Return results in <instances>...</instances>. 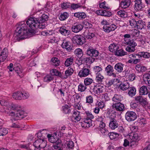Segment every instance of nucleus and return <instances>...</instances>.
I'll list each match as a JSON object with an SVG mask.
<instances>
[{
	"instance_id": "412c9836",
	"label": "nucleus",
	"mask_w": 150,
	"mask_h": 150,
	"mask_svg": "<svg viewBox=\"0 0 150 150\" xmlns=\"http://www.w3.org/2000/svg\"><path fill=\"white\" fill-rule=\"evenodd\" d=\"M116 28V25L114 24L104 26L103 28L104 31L107 33H109L111 31H114Z\"/></svg>"
},
{
	"instance_id": "5fc2aeb1",
	"label": "nucleus",
	"mask_w": 150,
	"mask_h": 150,
	"mask_svg": "<svg viewBox=\"0 0 150 150\" xmlns=\"http://www.w3.org/2000/svg\"><path fill=\"white\" fill-rule=\"evenodd\" d=\"M8 133V131L4 127L0 128V136H3Z\"/></svg>"
},
{
	"instance_id": "b1692460",
	"label": "nucleus",
	"mask_w": 150,
	"mask_h": 150,
	"mask_svg": "<svg viewBox=\"0 0 150 150\" xmlns=\"http://www.w3.org/2000/svg\"><path fill=\"white\" fill-rule=\"evenodd\" d=\"M149 93V91L146 86L144 85L140 88L139 90L140 95L142 96L147 95Z\"/></svg>"
},
{
	"instance_id": "bf43d9fd",
	"label": "nucleus",
	"mask_w": 150,
	"mask_h": 150,
	"mask_svg": "<svg viewBox=\"0 0 150 150\" xmlns=\"http://www.w3.org/2000/svg\"><path fill=\"white\" fill-rule=\"evenodd\" d=\"M108 135L110 139L112 140L115 139L119 136L117 133L113 132L109 133Z\"/></svg>"
},
{
	"instance_id": "2f4dec72",
	"label": "nucleus",
	"mask_w": 150,
	"mask_h": 150,
	"mask_svg": "<svg viewBox=\"0 0 150 150\" xmlns=\"http://www.w3.org/2000/svg\"><path fill=\"white\" fill-rule=\"evenodd\" d=\"M119 46L118 45L115 43L110 44L109 47L110 51L112 52H114V53L115 51H117V50L119 49Z\"/></svg>"
},
{
	"instance_id": "473e14b6",
	"label": "nucleus",
	"mask_w": 150,
	"mask_h": 150,
	"mask_svg": "<svg viewBox=\"0 0 150 150\" xmlns=\"http://www.w3.org/2000/svg\"><path fill=\"white\" fill-rule=\"evenodd\" d=\"M74 70L71 67H69L65 72V75L64 76V78L67 79L69 76H71L74 72Z\"/></svg>"
},
{
	"instance_id": "6e6d98bb",
	"label": "nucleus",
	"mask_w": 150,
	"mask_h": 150,
	"mask_svg": "<svg viewBox=\"0 0 150 150\" xmlns=\"http://www.w3.org/2000/svg\"><path fill=\"white\" fill-rule=\"evenodd\" d=\"M70 3L68 2H64L61 4L62 9H66L70 7Z\"/></svg>"
},
{
	"instance_id": "c03bdc74",
	"label": "nucleus",
	"mask_w": 150,
	"mask_h": 150,
	"mask_svg": "<svg viewBox=\"0 0 150 150\" xmlns=\"http://www.w3.org/2000/svg\"><path fill=\"white\" fill-rule=\"evenodd\" d=\"M86 103L89 104H91L93 103L94 99L93 96L89 95L86 96Z\"/></svg>"
},
{
	"instance_id": "8fccbe9b",
	"label": "nucleus",
	"mask_w": 150,
	"mask_h": 150,
	"mask_svg": "<svg viewBox=\"0 0 150 150\" xmlns=\"http://www.w3.org/2000/svg\"><path fill=\"white\" fill-rule=\"evenodd\" d=\"M13 97L14 99L21 100V92L18 91L14 93L12 96Z\"/></svg>"
},
{
	"instance_id": "39448f33",
	"label": "nucleus",
	"mask_w": 150,
	"mask_h": 150,
	"mask_svg": "<svg viewBox=\"0 0 150 150\" xmlns=\"http://www.w3.org/2000/svg\"><path fill=\"white\" fill-rule=\"evenodd\" d=\"M61 46L68 52H70L73 50V46L71 43L66 40H63Z\"/></svg>"
},
{
	"instance_id": "4468645a",
	"label": "nucleus",
	"mask_w": 150,
	"mask_h": 150,
	"mask_svg": "<svg viewBox=\"0 0 150 150\" xmlns=\"http://www.w3.org/2000/svg\"><path fill=\"white\" fill-rule=\"evenodd\" d=\"M86 54L91 57H96L98 56L99 54L98 51L94 49L93 47H89L86 51Z\"/></svg>"
},
{
	"instance_id": "052dcab7",
	"label": "nucleus",
	"mask_w": 150,
	"mask_h": 150,
	"mask_svg": "<svg viewBox=\"0 0 150 150\" xmlns=\"http://www.w3.org/2000/svg\"><path fill=\"white\" fill-rule=\"evenodd\" d=\"M140 57H138L133 60H129L127 62L129 63L136 64L140 62Z\"/></svg>"
},
{
	"instance_id": "6e6552de",
	"label": "nucleus",
	"mask_w": 150,
	"mask_h": 150,
	"mask_svg": "<svg viewBox=\"0 0 150 150\" xmlns=\"http://www.w3.org/2000/svg\"><path fill=\"white\" fill-rule=\"evenodd\" d=\"M24 112L22 111L19 110L17 111H15V112H11L9 114L11 116H13L14 117H13L12 119H11V120H16L15 119V117H18V119H22L24 117Z\"/></svg>"
},
{
	"instance_id": "a19ab883",
	"label": "nucleus",
	"mask_w": 150,
	"mask_h": 150,
	"mask_svg": "<svg viewBox=\"0 0 150 150\" xmlns=\"http://www.w3.org/2000/svg\"><path fill=\"white\" fill-rule=\"evenodd\" d=\"M98 121V123L99 124V127L98 128V129L102 128H103L104 127H105V124L104 121V119L103 118L101 117L99 119V120Z\"/></svg>"
},
{
	"instance_id": "a211bd4d",
	"label": "nucleus",
	"mask_w": 150,
	"mask_h": 150,
	"mask_svg": "<svg viewBox=\"0 0 150 150\" xmlns=\"http://www.w3.org/2000/svg\"><path fill=\"white\" fill-rule=\"evenodd\" d=\"M124 64L121 62L116 64L114 67V69L118 73H121L123 72Z\"/></svg>"
},
{
	"instance_id": "f03ea898",
	"label": "nucleus",
	"mask_w": 150,
	"mask_h": 150,
	"mask_svg": "<svg viewBox=\"0 0 150 150\" xmlns=\"http://www.w3.org/2000/svg\"><path fill=\"white\" fill-rule=\"evenodd\" d=\"M48 16L45 14H43L41 17L39 18L30 17L26 21L27 25L32 28H36V25L38 23H44L47 20Z\"/></svg>"
},
{
	"instance_id": "9b49d317",
	"label": "nucleus",
	"mask_w": 150,
	"mask_h": 150,
	"mask_svg": "<svg viewBox=\"0 0 150 150\" xmlns=\"http://www.w3.org/2000/svg\"><path fill=\"white\" fill-rule=\"evenodd\" d=\"M112 106L113 109L120 112L123 111L125 108L124 104L120 102L113 103Z\"/></svg>"
},
{
	"instance_id": "c85d7f7f",
	"label": "nucleus",
	"mask_w": 150,
	"mask_h": 150,
	"mask_svg": "<svg viewBox=\"0 0 150 150\" xmlns=\"http://www.w3.org/2000/svg\"><path fill=\"white\" fill-rule=\"evenodd\" d=\"M131 3L130 0H123L121 2L120 5L122 8H125L130 6Z\"/></svg>"
},
{
	"instance_id": "aec40b11",
	"label": "nucleus",
	"mask_w": 150,
	"mask_h": 150,
	"mask_svg": "<svg viewBox=\"0 0 150 150\" xmlns=\"http://www.w3.org/2000/svg\"><path fill=\"white\" fill-rule=\"evenodd\" d=\"M82 127H89L92 125V120L90 119L84 118L82 122H81Z\"/></svg>"
},
{
	"instance_id": "423d86ee",
	"label": "nucleus",
	"mask_w": 150,
	"mask_h": 150,
	"mask_svg": "<svg viewBox=\"0 0 150 150\" xmlns=\"http://www.w3.org/2000/svg\"><path fill=\"white\" fill-rule=\"evenodd\" d=\"M137 117L136 114L133 111H128L125 114L126 120L129 122L133 121L135 120Z\"/></svg>"
},
{
	"instance_id": "6ab92c4d",
	"label": "nucleus",
	"mask_w": 150,
	"mask_h": 150,
	"mask_svg": "<svg viewBox=\"0 0 150 150\" xmlns=\"http://www.w3.org/2000/svg\"><path fill=\"white\" fill-rule=\"evenodd\" d=\"M119 126L117 120L114 118L110 119L109 123V127L112 129H115Z\"/></svg>"
},
{
	"instance_id": "f704fd0d",
	"label": "nucleus",
	"mask_w": 150,
	"mask_h": 150,
	"mask_svg": "<svg viewBox=\"0 0 150 150\" xmlns=\"http://www.w3.org/2000/svg\"><path fill=\"white\" fill-rule=\"evenodd\" d=\"M127 53L125 51L122 49L117 50L115 51V54L118 56H121L127 54Z\"/></svg>"
},
{
	"instance_id": "7c9ffc66",
	"label": "nucleus",
	"mask_w": 150,
	"mask_h": 150,
	"mask_svg": "<svg viewBox=\"0 0 150 150\" xmlns=\"http://www.w3.org/2000/svg\"><path fill=\"white\" fill-rule=\"evenodd\" d=\"M145 26V23L142 20H139L137 21L136 28L141 30L144 28Z\"/></svg>"
},
{
	"instance_id": "4be33fe9",
	"label": "nucleus",
	"mask_w": 150,
	"mask_h": 150,
	"mask_svg": "<svg viewBox=\"0 0 150 150\" xmlns=\"http://www.w3.org/2000/svg\"><path fill=\"white\" fill-rule=\"evenodd\" d=\"M83 25L80 24H76L73 25L71 28L72 31L75 33H77L81 31L83 28Z\"/></svg>"
},
{
	"instance_id": "864d4df0",
	"label": "nucleus",
	"mask_w": 150,
	"mask_h": 150,
	"mask_svg": "<svg viewBox=\"0 0 150 150\" xmlns=\"http://www.w3.org/2000/svg\"><path fill=\"white\" fill-rule=\"evenodd\" d=\"M139 54L140 55V58L142 57L145 58H149L150 57V53L147 52H139Z\"/></svg>"
},
{
	"instance_id": "ddd939ff",
	"label": "nucleus",
	"mask_w": 150,
	"mask_h": 150,
	"mask_svg": "<svg viewBox=\"0 0 150 150\" xmlns=\"http://www.w3.org/2000/svg\"><path fill=\"white\" fill-rule=\"evenodd\" d=\"M90 70L88 68L84 67L79 71L78 75L80 77H85L88 76L90 73Z\"/></svg>"
},
{
	"instance_id": "774afa93",
	"label": "nucleus",
	"mask_w": 150,
	"mask_h": 150,
	"mask_svg": "<svg viewBox=\"0 0 150 150\" xmlns=\"http://www.w3.org/2000/svg\"><path fill=\"white\" fill-rule=\"evenodd\" d=\"M16 107L14 104L12 103H9L7 108L8 110H16Z\"/></svg>"
},
{
	"instance_id": "69168bd1",
	"label": "nucleus",
	"mask_w": 150,
	"mask_h": 150,
	"mask_svg": "<svg viewBox=\"0 0 150 150\" xmlns=\"http://www.w3.org/2000/svg\"><path fill=\"white\" fill-rule=\"evenodd\" d=\"M66 144L69 149H71L74 146V142L72 141L69 140L67 141Z\"/></svg>"
},
{
	"instance_id": "ea45409f",
	"label": "nucleus",
	"mask_w": 150,
	"mask_h": 150,
	"mask_svg": "<svg viewBox=\"0 0 150 150\" xmlns=\"http://www.w3.org/2000/svg\"><path fill=\"white\" fill-rule=\"evenodd\" d=\"M69 16V14L67 12H65L60 15L59 18L61 21H64L67 19Z\"/></svg>"
},
{
	"instance_id": "bb28decb",
	"label": "nucleus",
	"mask_w": 150,
	"mask_h": 150,
	"mask_svg": "<svg viewBox=\"0 0 150 150\" xmlns=\"http://www.w3.org/2000/svg\"><path fill=\"white\" fill-rule=\"evenodd\" d=\"M144 81L148 86H150V74H145L143 76Z\"/></svg>"
},
{
	"instance_id": "0e129e2a",
	"label": "nucleus",
	"mask_w": 150,
	"mask_h": 150,
	"mask_svg": "<svg viewBox=\"0 0 150 150\" xmlns=\"http://www.w3.org/2000/svg\"><path fill=\"white\" fill-rule=\"evenodd\" d=\"M102 69L99 66H95L93 68V71L96 74H97L99 72L102 71Z\"/></svg>"
},
{
	"instance_id": "2eb2a0df",
	"label": "nucleus",
	"mask_w": 150,
	"mask_h": 150,
	"mask_svg": "<svg viewBox=\"0 0 150 150\" xmlns=\"http://www.w3.org/2000/svg\"><path fill=\"white\" fill-rule=\"evenodd\" d=\"M134 9L137 11L142 10L144 7V6L142 2V0H135L134 1Z\"/></svg>"
},
{
	"instance_id": "680f3d73",
	"label": "nucleus",
	"mask_w": 150,
	"mask_h": 150,
	"mask_svg": "<svg viewBox=\"0 0 150 150\" xmlns=\"http://www.w3.org/2000/svg\"><path fill=\"white\" fill-rule=\"evenodd\" d=\"M99 6L100 8H103L105 9H108L109 8L107 5L106 4V2L105 1L100 3L99 4Z\"/></svg>"
},
{
	"instance_id": "4c0bfd02",
	"label": "nucleus",
	"mask_w": 150,
	"mask_h": 150,
	"mask_svg": "<svg viewBox=\"0 0 150 150\" xmlns=\"http://www.w3.org/2000/svg\"><path fill=\"white\" fill-rule=\"evenodd\" d=\"M74 54L79 59L83 55V52L82 50L80 48L76 49L74 51Z\"/></svg>"
},
{
	"instance_id": "3c124183",
	"label": "nucleus",
	"mask_w": 150,
	"mask_h": 150,
	"mask_svg": "<svg viewBox=\"0 0 150 150\" xmlns=\"http://www.w3.org/2000/svg\"><path fill=\"white\" fill-rule=\"evenodd\" d=\"M104 79V76L100 73L98 74L96 77V80L97 82L99 83L102 82Z\"/></svg>"
},
{
	"instance_id": "c9c22d12",
	"label": "nucleus",
	"mask_w": 150,
	"mask_h": 150,
	"mask_svg": "<svg viewBox=\"0 0 150 150\" xmlns=\"http://www.w3.org/2000/svg\"><path fill=\"white\" fill-rule=\"evenodd\" d=\"M74 60V58L72 57L67 58L65 61L64 65L66 67H69L72 64Z\"/></svg>"
},
{
	"instance_id": "37998d69",
	"label": "nucleus",
	"mask_w": 150,
	"mask_h": 150,
	"mask_svg": "<svg viewBox=\"0 0 150 150\" xmlns=\"http://www.w3.org/2000/svg\"><path fill=\"white\" fill-rule=\"evenodd\" d=\"M117 14L118 16L122 18H125L127 17V13L123 10L119 11L117 12Z\"/></svg>"
},
{
	"instance_id": "09e8293b",
	"label": "nucleus",
	"mask_w": 150,
	"mask_h": 150,
	"mask_svg": "<svg viewBox=\"0 0 150 150\" xmlns=\"http://www.w3.org/2000/svg\"><path fill=\"white\" fill-rule=\"evenodd\" d=\"M136 88L134 87H131L129 90L128 94L131 97L134 96L136 94Z\"/></svg>"
},
{
	"instance_id": "e433bc0d",
	"label": "nucleus",
	"mask_w": 150,
	"mask_h": 150,
	"mask_svg": "<svg viewBox=\"0 0 150 150\" xmlns=\"http://www.w3.org/2000/svg\"><path fill=\"white\" fill-rule=\"evenodd\" d=\"M74 16L79 19H82L85 18L86 15L84 12H77L74 13Z\"/></svg>"
},
{
	"instance_id": "dca6fc26",
	"label": "nucleus",
	"mask_w": 150,
	"mask_h": 150,
	"mask_svg": "<svg viewBox=\"0 0 150 150\" xmlns=\"http://www.w3.org/2000/svg\"><path fill=\"white\" fill-rule=\"evenodd\" d=\"M105 71L107 75L109 76H112L113 77H116V74L113 72V67L110 65H108L105 68Z\"/></svg>"
},
{
	"instance_id": "e2e57ef3",
	"label": "nucleus",
	"mask_w": 150,
	"mask_h": 150,
	"mask_svg": "<svg viewBox=\"0 0 150 150\" xmlns=\"http://www.w3.org/2000/svg\"><path fill=\"white\" fill-rule=\"evenodd\" d=\"M29 96V94L28 93H22L21 92V99H27Z\"/></svg>"
},
{
	"instance_id": "79ce46f5",
	"label": "nucleus",
	"mask_w": 150,
	"mask_h": 150,
	"mask_svg": "<svg viewBox=\"0 0 150 150\" xmlns=\"http://www.w3.org/2000/svg\"><path fill=\"white\" fill-rule=\"evenodd\" d=\"M62 110L64 113L65 114L69 113L71 112L70 107L66 104L62 107Z\"/></svg>"
},
{
	"instance_id": "f8f14e48",
	"label": "nucleus",
	"mask_w": 150,
	"mask_h": 150,
	"mask_svg": "<svg viewBox=\"0 0 150 150\" xmlns=\"http://www.w3.org/2000/svg\"><path fill=\"white\" fill-rule=\"evenodd\" d=\"M105 87L101 85L94 86L93 89V91L96 94L99 95L103 93L105 90Z\"/></svg>"
},
{
	"instance_id": "a18cd8bd",
	"label": "nucleus",
	"mask_w": 150,
	"mask_h": 150,
	"mask_svg": "<svg viewBox=\"0 0 150 150\" xmlns=\"http://www.w3.org/2000/svg\"><path fill=\"white\" fill-rule=\"evenodd\" d=\"M86 86L81 83L78 86V91L81 92H84L87 89Z\"/></svg>"
},
{
	"instance_id": "20e7f679",
	"label": "nucleus",
	"mask_w": 150,
	"mask_h": 150,
	"mask_svg": "<svg viewBox=\"0 0 150 150\" xmlns=\"http://www.w3.org/2000/svg\"><path fill=\"white\" fill-rule=\"evenodd\" d=\"M47 144V142L44 137L38 138L33 143V145L35 147L34 150H40L41 149L46 148Z\"/></svg>"
},
{
	"instance_id": "338daca9",
	"label": "nucleus",
	"mask_w": 150,
	"mask_h": 150,
	"mask_svg": "<svg viewBox=\"0 0 150 150\" xmlns=\"http://www.w3.org/2000/svg\"><path fill=\"white\" fill-rule=\"evenodd\" d=\"M52 73H53V75L61 77L62 75L61 72L57 71L56 69H53L52 70Z\"/></svg>"
},
{
	"instance_id": "1a4fd4ad",
	"label": "nucleus",
	"mask_w": 150,
	"mask_h": 150,
	"mask_svg": "<svg viewBox=\"0 0 150 150\" xmlns=\"http://www.w3.org/2000/svg\"><path fill=\"white\" fill-rule=\"evenodd\" d=\"M71 119V121L75 123H76L80 121L81 119L80 112L77 110L74 111Z\"/></svg>"
},
{
	"instance_id": "7ed1b4c3",
	"label": "nucleus",
	"mask_w": 150,
	"mask_h": 150,
	"mask_svg": "<svg viewBox=\"0 0 150 150\" xmlns=\"http://www.w3.org/2000/svg\"><path fill=\"white\" fill-rule=\"evenodd\" d=\"M47 137L50 142L55 143V145L53 146L54 149H58L59 150L61 149L62 146L61 141L57 137L56 135L52 136L51 134H48L47 135Z\"/></svg>"
},
{
	"instance_id": "de8ad7c7",
	"label": "nucleus",
	"mask_w": 150,
	"mask_h": 150,
	"mask_svg": "<svg viewBox=\"0 0 150 150\" xmlns=\"http://www.w3.org/2000/svg\"><path fill=\"white\" fill-rule=\"evenodd\" d=\"M51 61L52 62V64L54 66H57L59 64V60L57 57L53 58Z\"/></svg>"
},
{
	"instance_id": "13d9d810",
	"label": "nucleus",
	"mask_w": 150,
	"mask_h": 150,
	"mask_svg": "<svg viewBox=\"0 0 150 150\" xmlns=\"http://www.w3.org/2000/svg\"><path fill=\"white\" fill-rule=\"evenodd\" d=\"M137 57H140V55H139V52L138 54H129V58L130 59L129 60H133L137 58Z\"/></svg>"
},
{
	"instance_id": "9d476101",
	"label": "nucleus",
	"mask_w": 150,
	"mask_h": 150,
	"mask_svg": "<svg viewBox=\"0 0 150 150\" xmlns=\"http://www.w3.org/2000/svg\"><path fill=\"white\" fill-rule=\"evenodd\" d=\"M135 99L137 103H139L143 107L146 106L148 104L146 98H144L142 96H136Z\"/></svg>"
},
{
	"instance_id": "603ef678",
	"label": "nucleus",
	"mask_w": 150,
	"mask_h": 150,
	"mask_svg": "<svg viewBox=\"0 0 150 150\" xmlns=\"http://www.w3.org/2000/svg\"><path fill=\"white\" fill-rule=\"evenodd\" d=\"M131 37L130 35L129 34H125L124 35V43L125 44L131 41L132 40L130 39Z\"/></svg>"
},
{
	"instance_id": "49530a36",
	"label": "nucleus",
	"mask_w": 150,
	"mask_h": 150,
	"mask_svg": "<svg viewBox=\"0 0 150 150\" xmlns=\"http://www.w3.org/2000/svg\"><path fill=\"white\" fill-rule=\"evenodd\" d=\"M14 70L21 77L23 76V74H22V70L19 67H14Z\"/></svg>"
},
{
	"instance_id": "58836bf2",
	"label": "nucleus",
	"mask_w": 150,
	"mask_h": 150,
	"mask_svg": "<svg viewBox=\"0 0 150 150\" xmlns=\"http://www.w3.org/2000/svg\"><path fill=\"white\" fill-rule=\"evenodd\" d=\"M93 79L91 78H86L84 80V83L86 86H88L91 85L93 82Z\"/></svg>"
},
{
	"instance_id": "a878e982",
	"label": "nucleus",
	"mask_w": 150,
	"mask_h": 150,
	"mask_svg": "<svg viewBox=\"0 0 150 150\" xmlns=\"http://www.w3.org/2000/svg\"><path fill=\"white\" fill-rule=\"evenodd\" d=\"M119 87L122 91H126L129 88V84L126 81L123 82L119 85Z\"/></svg>"
},
{
	"instance_id": "0eeeda50",
	"label": "nucleus",
	"mask_w": 150,
	"mask_h": 150,
	"mask_svg": "<svg viewBox=\"0 0 150 150\" xmlns=\"http://www.w3.org/2000/svg\"><path fill=\"white\" fill-rule=\"evenodd\" d=\"M72 40L75 44L81 45L84 43V38L82 36L77 35L73 37Z\"/></svg>"
},
{
	"instance_id": "72a5a7b5",
	"label": "nucleus",
	"mask_w": 150,
	"mask_h": 150,
	"mask_svg": "<svg viewBox=\"0 0 150 150\" xmlns=\"http://www.w3.org/2000/svg\"><path fill=\"white\" fill-rule=\"evenodd\" d=\"M112 99L113 102L117 103L123 99V97L120 95L115 94Z\"/></svg>"
},
{
	"instance_id": "5701e85b",
	"label": "nucleus",
	"mask_w": 150,
	"mask_h": 150,
	"mask_svg": "<svg viewBox=\"0 0 150 150\" xmlns=\"http://www.w3.org/2000/svg\"><path fill=\"white\" fill-rule=\"evenodd\" d=\"M8 54V51L6 48H4L0 55V59L2 61H4L7 57Z\"/></svg>"
},
{
	"instance_id": "f3484780",
	"label": "nucleus",
	"mask_w": 150,
	"mask_h": 150,
	"mask_svg": "<svg viewBox=\"0 0 150 150\" xmlns=\"http://www.w3.org/2000/svg\"><path fill=\"white\" fill-rule=\"evenodd\" d=\"M79 59L80 61L78 60V61L81 64H82L83 63H92L95 60V59L92 57H85L83 56L80 58Z\"/></svg>"
},
{
	"instance_id": "c756f323",
	"label": "nucleus",
	"mask_w": 150,
	"mask_h": 150,
	"mask_svg": "<svg viewBox=\"0 0 150 150\" xmlns=\"http://www.w3.org/2000/svg\"><path fill=\"white\" fill-rule=\"evenodd\" d=\"M135 69L139 72H143L147 70L146 67L139 64H137L136 65Z\"/></svg>"
},
{
	"instance_id": "f257e3e1",
	"label": "nucleus",
	"mask_w": 150,
	"mask_h": 150,
	"mask_svg": "<svg viewBox=\"0 0 150 150\" xmlns=\"http://www.w3.org/2000/svg\"><path fill=\"white\" fill-rule=\"evenodd\" d=\"M16 31L17 35L15 37L18 41L27 38L31 37L34 33L35 28H32L30 27L31 29L27 30V27L24 22H21L18 23L16 25Z\"/></svg>"
},
{
	"instance_id": "393cba45",
	"label": "nucleus",
	"mask_w": 150,
	"mask_h": 150,
	"mask_svg": "<svg viewBox=\"0 0 150 150\" xmlns=\"http://www.w3.org/2000/svg\"><path fill=\"white\" fill-rule=\"evenodd\" d=\"M139 138V136L138 133L137 132H132L129 135V140H131L133 141H136L138 140Z\"/></svg>"
},
{
	"instance_id": "cd10ccee",
	"label": "nucleus",
	"mask_w": 150,
	"mask_h": 150,
	"mask_svg": "<svg viewBox=\"0 0 150 150\" xmlns=\"http://www.w3.org/2000/svg\"><path fill=\"white\" fill-rule=\"evenodd\" d=\"M59 31L62 34L64 35H68L70 33V31L65 27H61Z\"/></svg>"
},
{
	"instance_id": "4d7b16f0",
	"label": "nucleus",
	"mask_w": 150,
	"mask_h": 150,
	"mask_svg": "<svg viewBox=\"0 0 150 150\" xmlns=\"http://www.w3.org/2000/svg\"><path fill=\"white\" fill-rule=\"evenodd\" d=\"M125 44L128 45L127 47H133V48H135V47L137 45V44L133 40H131V41H130V42L129 41Z\"/></svg>"
}]
</instances>
